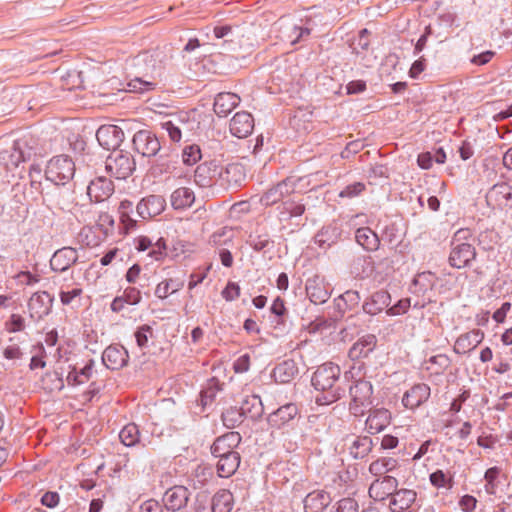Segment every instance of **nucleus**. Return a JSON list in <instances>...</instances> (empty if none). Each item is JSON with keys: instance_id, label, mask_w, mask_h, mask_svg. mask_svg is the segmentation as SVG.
Returning a JSON list of instances; mask_svg holds the SVG:
<instances>
[{"instance_id": "39", "label": "nucleus", "mask_w": 512, "mask_h": 512, "mask_svg": "<svg viewBox=\"0 0 512 512\" xmlns=\"http://www.w3.org/2000/svg\"><path fill=\"white\" fill-rule=\"evenodd\" d=\"M170 201L174 209H185L194 203L195 195L190 188L180 187L171 194Z\"/></svg>"}, {"instance_id": "38", "label": "nucleus", "mask_w": 512, "mask_h": 512, "mask_svg": "<svg viewBox=\"0 0 512 512\" xmlns=\"http://www.w3.org/2000/svg\"><path fill=\"white\" fill-rule=\"evenodd\" d=\"M355 240L367 251H376L380 244L377 234L369 227L358 228L355 232Z\"/></svg>"}, {"instance_id": "26", "label": "nucleus", "mask_w": 512, "mask_h": 512, "mask_svg": "<svg viewBox=\"0 0 512 512\" xmlns=\"http://www.w3.org/2000/svg\"><path fill=\"white\" fill-rule=\"evenodd\" d=\"M351 47L364 66H372L373 59L371 57L372 52L370 51L369 32L367 29H362L359 32L357 39L352 42Z\"/></svg>"}, {"instance_id": "45", "label": "nucleus", "mask_w": 512, "mask_h": 512, "mask_svg": "<svg viewBox=\"0 0 512 512\" xmlns=\"http://www.w3.org/2000/svg\"><path fill=\"white\" fill-rule=\"evenodd\" d=\"M398 466V461L394 458H379L373 461L369 466V472L374 476H382L388 472L395 470Z\"/></svg>"}, {"instance_id": "61", "label": "nucleus", "mask_w": 512, "mask_h": 512, "mask_svg": "<svg viewBox=\"0 0 512 512\" xmlns=\"http://www.w3.org/2000/svg\"><path fill=\"white\" fill-rule=\"evenodd\" d=\"M250 356L248 354L241 355L234 363L236 373H244L249 370Z\"/></svg>"}, {"instance_id": "3", "label": "nucleus", "mask_w": 512, "mask_h": 512, "mask_svg": "<svg viewBox=\"0 0 512 512\" xmlns=\"http://www.w3.org/2000/svg\"><path fill=\"white\" fill-rule=\"evenodd\" d=\"M36 154V140L31 135H24L13 142L10 149L0 152V162L7 169L18 167L21 162L30 160Z\"/></svg>"}, {"instance_id": "64", "label": "nucleus", "mask_w": 512, "mask_h": 512, "mask_svg": "<svg viewBox=\"0 0 512 512\" xmlns=\"http://www.w3.org/2000/svg\"><path fill=\"white\" fill-rule=\"evenodd\" d=\"M222 295L227 301H232L240 295V288L235 283H229L223 290Z\"/></svg>"}, {"instance_id": "19", "label": "nucleus", "mask_w": 512, "mask_h": 512, "mask_svg": "<svg viewBox=\"0 0 512 512\" xmlns=\"http://www.w3.org/2000/svg\"><path fill=\"white\" fill-rule=\"evenodd\" d=\"M229 129L233 136L246 138L254 129V118L246 111L237 112L230 120Z\"/></svg>"}, {"instance_id": "6", "label": "nucleus", "mask_w": 512, "mask_h": 512, "mask_svg": "<svg viewBox=\"0 0 512 512\" xmlns=\"http://www.w3.org/2000/svg\"><path fill=\"white\" fill-rule=\"evenodd\" d=\"M135 167L136 163L132 155L122 150L112 152L105 162L107 172L119 180L129 177Z\"/></svg>"}, {"instance_id": "50", "label": "nucleus", "mask_w": 512, "mask_h": 512, "mask_svg": "<svg viewBox=\"0 0 512 512\" xmlns=\"http://www.w3.org/2000/svg\"><path fill=\"white\" fill-rule=\"evenodd\" d=\"M436 277L433 273L427 271L417 274L413 280V284L419 287V292L425 293L428 290H432L435 285Z\"/></svg>"}, {"instance_id": "37", "label": "nucleus", "mask_w": 512, "mask_h": 512, "mask_svg": "<svg viewBox=\"0 0 512 512\" xmlns=\"http://www.w3.org/2000/svg\"><path fill=\"white\" fill-rule=\"evenodd\" d=\"M306 292L311 302L323 304L330 298V292L319 279H309L306 282Z\"/></svg>"}, {"instance_id": "42", "label": "nucleus", "mask_w": 512, "mask_h": 512, "mask_svg": "<svg viewBox=\"0 0 512 512\" xmlns=\"http://www.w3.org/2000/svg\"><path fill=\"white\" fill-rule=\"evenodd\" d=\"M244 417L257 420L262 416L263 405L261 398L257 395L247 397L240 407Z\"/></svg>"}, {"instance_id": "11", "label": "nucleus", "mask_w": 512, "mask_h": 512, "mask_svg": "<svg viewBox=\"0 0 512 512\" xmlns=\"http://www.w3.org/2000/svg\"><path fill=\"white\" fill-rule=\"evenodd\" d=\"M132 142L134 150L144 157L155 156L161 149L159 139L149 130L136 132Z\"/></svg>"}, {"instance_id": "27", "label": "nucleus", "mask_w": 512, "mask_h": 512, "mask_svg": "<svg viewBox=\"0 0 512 512\" xmlns=\"http://www.w3.org/2000/svg\"><path fill=\"white\" fill-rule=\"evenodd\" d=\"M430 387L425 383H419L405 392L402 403L408 409H415L428 400Z\"/></svg>"}, {"instance_id": "35", "label": "nucleus", "mask_w": 512, "mask_h": 512, "mask_svg": "<svg viewBox=\"0 0 512 512\" xmlns=\"http://www.w3.org/2000/svg\"><path fill=\"white\" fill-rule=\"evenodd\" d=\"M377 339L372 334H367L361 337L349 350V357L352 360H357L362 357H367L376 346Z\"/></svg>"}, {"instance_id": "53", "label": "nucleus", "mask_w": 512, "mask_h": 512, "mask_svg": "<svg viewBox=\"0 0 512 512\" xmlns=\"http://www.w3.org/2000/svg\"><path fill=\"white\" fill-rule=\"evenodd\" d=\"M358 503L352 498H343L333 507L331 512H358Z\"/></svg>"}, {"instance_id": "52", "label": "nucleus", "mask_w": 512, "mask_h": 512, "mask_svg": "<svg viewBox=\"0 0 512 512\" xmlns=\"http://www.w3.org/2000/svg\"><path fill=\"white\" fill-rule=\"evenodd\" d=\"M183 162L187 165H194L201 159V151L199 146L190 145L186 146L182 152Z\"/></svg>"}, {"instance_id": "4", "label": "nucleus", "mask_w": 512, "mask_h": 512, "mask_svg": "<svg viewBox=\"0 0 512 512\" xmlns=\"http://www.w3.org/2000/svg\"><path fill=\"white\" fill-rule=\"evenodd\" d=\"M470 235L469 230H458L451 241L449 264L457 269L465 268L471 264L476 257V249L473 244L464 242Z\"/></svg>"}, {"instance_id": "22", "label": "nucleus", "mask_w": 512, "mask_h": 512, "mask_svg": "<svg viewBox=\"0 0 512 512\" xmlns=\"http://www.w3.org/2000/svg\"><path fill=\"white\" fill-rule=\"evenodd\" d=\"M165 199L159 195H150L143 198L136 206V211L142 219L155 217L163 212Z\"/></svg>"}, {"instance_id": "63", "label": "nucleus", "mask_w": 512, "mask_h": 512, "mask_svg": "<svg viewBox=\"0 0 512 512\" xmlns=\"http://www.w3.org/2000/svg\"><path fill=\"white\" fill-rule=\"evenodd\" d=\"M140 512H163V507L158 501L149 499L141 504Z\"/></svg>"}, {"instance_id": "23", "label": "nucleus", "mask_w": 512, "mask_h": 512, "mask_svg": "<svg viewBox=\"0 0 512 512\" xmlns=\"http://www.w3.org/2000/svg\"><path fill=\"white\" fill-rule=\"evenodd\" d=\"M298 413L299 409L296 404L287 403L273 411L268 416L267 421L270 427L280 429L294 420Z\"/></svg>"}, {"instance_id": "15", "label": "nucleus", "mask_w": 512, "mask_h": 512, "mask_svg": "<svg viewBox=\"0 0 512 512\" xmlns=\"http://www.w3.org/2000/svg\"><path fill=\"white\" fill-rule=\"evenodd\" d=\"M189 497L190 492L185 486L176 485L165 492L163 503L168 511L176 512L186 507Z\"/></svg>"}, {"instance_id": "17", "label": "nucleus", "mask_w": 512, "mask_h": 512, "mask_svg": "<svg viewBox=\"0 0 512 512\" xmlns=\"http://www.w3.org/2000/svg\"><path fill=\"white\" fill-rule=\"evenodd\" d=\"M398 486V481L393 476L377 478L369 487V496L375 501H382L392 496Z\"/></svg>"}, {"instance_id": "8", "label": "nucleus", "mask_w": 512, "mask_h": 512, "mask_svg": "<svg viewBox=\"0 0 512 512\" xmlns=\"http://www.w3.org/2000/svg\"><path fill=\"white\" fill-rule=\"evenodd\" d=\"M372 393V385L366 380L360 379L350 387L351 402L349 409L353 415H364L365 409L372 404Z\"/></svg>"}, {"instance_id": "16", "label": "nucleus", "mask_w": 512, "mask_h": 512, "mask_svg": "<svg viewBox=\"0 0 512 512\" xmlns=\"http://www.w3.org/2000/svg\"><path fill=\"white\" fill-rule=\"evenodd\" d=\"M78 261L77 249L62 247L54 252L50 259V267L55 272H65Z\"/></svg>"}, {"instance_id": "29", "label": "nucleus", "mask_w": 512, "mask_h": 512, "mask_svg": "<svg viewBox=\"0 0 512 512\" xmlns=\"http://www.w3.org/2000/svg\"><path fill=\"white\" fill-rule=\"evenodd\" d=\"M330 494L324 490H314L306 495L303 500L305 512H322L331 503Z\"/></svg>"}, {"instance_id": "10", "label": "nucleus", "mask_w": 512, "mask_h": 512, "mask_svg": "<svg viewBox=\"0 0 512 512\" xmlns=\"http://www.w3.org/2000/svg\"><path fill=\"white\" fill-rule=\"evenodd\" d=\"M296 189V181L292 178H286L276 185L267 189L260 197V203L266 207L275 205L284 198L291 195Z\"/></svg>"}, {"instance_id": "58", "label": "nucleus", "mask_w": 512, "mask_h": 512, "mask_svg": "<svg viewBox=\"0 0 512 512\" xmlns=\"http://www.w3.org/2000/svg\"><path fill=\"white\" fill-rule=\"evenodd\" d=\"M82 294L81 288H73L70 291H65L63 287L60 290V300L63 305H69L74 298Z\"/></svg>"}, {"instance_id": "13", "label": "nucleus", "mask_w": 512, "mask_h": 512, "mask_svg": "<svg viewBox=\"0 0 512 512\" xmlns=\"http://www.w3.org/2000/svg\"><path fill=\"white\" fill-rule=\"evenodd\" d=\"M53 297L45 291L34 293L28 302L30 316L34 320H40L51 311Z\"/></svg>"}, {"instance_id": "30", "label": "nucleus", "mask_w": 512, "mask_h": 512, "mask_svg": "<svg viewBox=\"0 0 512 512\" xmlns=\"http://www.w3.org/2000/svg\"><path fill=\"white\" fill-rule=\"evenodd\" d=\"M341 237V229L336 223H330L324 227L314 237V242L319 248L326 250L336 244Z\"/></svg>"}, {"instance_id": "1", "label": "nucleus", "mask_w": 512, "mask_h": 512, "mask_svg": "<svg viewBox=\"0 0 512 512\" xmlns=\"http://www.w3.org/2000/svg\"><path fill=\"white\" fill-rule=\"evenodd\" d=\"M170 60L171 55L159 49L138 54L133 60L137 75L128 82L129 91L145 93L156 89L166 79Z\"/></svg>"}, {"instance_id": "54", "label": "nucleus", "mask_w": 512, "mask_h": 512, "mask_svg": "<svg viewBox=\"0 0 512 512\" xmlns=\"http://www.w3.org/2000/svg\"><path fill=\"white\" fill-rule=\"evenodd\" d=\"M152 336V328L148 325H142L135 332L136 342L139 348L148 346L149 338Z\"/></svg>"}, {"instance_id": "56", "label": "nucleus", "mask_w": 512, "mask_h": 512, "mask_svg": "<svg viewBox=\"0 0 512 512\" xmlns=\"http://www.w3.org/2000/svg\"><path fill=\"white\" fill-rule=\"evenodd\" d=\"M10 343L4 348L3 355L6 359L16 360L22 357V351L18 344L13 342V339L9 340Z\"/></svg>"}, {"instance_id": "7", "label": "nucleus", "mask_w": 512, "mask_h": 512, "mask_svg": "<svg viewBox=\"0 0 512 512\" xmlns=\"http://www.w3.org/2000/svg\"><path fill=\"white\" fill-rule=\"evenodd\" d=\"M276 26L279 32L278 38L290 45L306 41L311 33L310 27L298 24L290 18H281Z\"/></svg>"}, {"instance_id": "49", "label": "nucleus", "mask_w": 512, "mask_h": 512, "mask_svg": "<svg viewBox=\"0 0 512 512\" xmlns=\"http://www.w3.org/2000/svg\"><path fill=\"white\" fill-rule=\"evenodd\" d=\"M221 390V384L215 378L211 379L202 391H201V405L206 407L210 405L217 395V393Z\"/></svg>"}, {"instance_id": "34", "label": "nucleus", "mask_w": 512, "mask_h": 512, "mask_svg": "<svg viewBox=\"0 0 512 512\" xmlns=\"http://www.w3.org/2000/svg\"><path fill=\"white\" fill-rule=\"evenodd\" d=\"M416 492L410 489L395 490L390 500V508L393 512H403L416 500Z\"/></svg>"}, {"instance_id": "32", "label": "nucleus", "mask_w": 512, "mask_h": 512, "mask_svg": "<svg viewBox=\"0 0 512 512\" xmlns=\"http://www.w3.org/2000/svg\"><path fill=\"white\" fill-rule=\"evenodd\" d=\"M240 97L231 92H221L216 95L214 100V112L219 117H226L234 108L238 106Z\"/></svg>"}, {"instance_id": "21", "label": "nucleus", "mask_w": 512, "mask_h": 512, "mask_svg": "<svg viewBox=\"0 0 512 512\" xmlns=\"http://www.w3.org/2000/svg\"><path fill=\"white\" fill-rule=\"evenodd\" d=\"M241 435L238 432L231 431L218 437L211 446V452L214 456H224L230 453H238L234 449L241 442Z\"/></svg>"}, {"instance_id": "18", "label": "nucleus", "mask_w": 512, "mask_h": 512, "mask_svg": "<svg viewBox=\"0 0 512 512\" xmlns=\"http://www.w3.org/2000/svg\"><path fill=\"white\" fill-rule=\"evenodd\" d=\"M219 186L222 188L238 187L245 179L243 167L232 163L226 167L219 165Z\"/></svg>"}, {"instance_id": "43", "label": "nucleus", "mask_w": 512, "mask_h": 512, "mask_svg": "<svg viewBox=\"0 0 512 512\" xmlns=\"http://www.w3.org/2000/svg\"><path fill=\"white\" fill-rule=\"evenodd\" d=\"M184 286V280L180 278H169L160 282L156 289L155 295L159 299H165L169 295L179 291Z\"/></svg>"}, {"instance_id": "2", "label": "nucleus", "mask_w": 512, "mask_h": 512, "mask_svg": "<svg viewBox=\"0 0 512 512\" xmlns=\"http://www.w3.org/2000/svg\"><path fill=\"white\" fill-rule=\"evenodd\" d=\"M341 369L337 364L326 362L314 372L311 383L320 392L315 401L318 405H329L345 395V388L338 384Z\"/></svg>"}, {"instance_id": "24", "label": "nucleus", "mask_w": 512, "mask_h": 512, "mask_svg": "<svg viewBox=\"0 0 512 512\" xmlns=\"http://www.w3.org/2000/svg\"><path fill=\"white\" fill-rule=\"evenodd\" d=\"M391 421V413L385 408H370L366 419V430L370 434H377L383 431Z\"/></svg>"}, {"instance_id": "55", "label": "nucleus", "mask_w": 512, "mask_h": 512, "mask_svg": "<svg viewBox=\"0 0 512 512\" xmlns=\"http://www.w3.org/2000/svg\"><path fill=\"white\" fill-rule=\"evenodd\" d=\"M365 189V185L361 182H355L346 186L340 193V197L353 198L358 196Z\"/></svg>"}, {"instance_id": "48", "label": "nucleus", "mask_w": 512, "mask_h": 512, "mask_svg": "<svg viewBox=\"0 0 512 512\" xmlns=\"http://www.w3.org/2000/svg\"><path fill=\"white\" fill-rule=\"evenodd\" d=\"M244 416L241 409L230 407L222 413V422L227 428H235L243 422Z\"/></svg>"}, {"instance_id": "25", "label": "nucleus", "mask_w": 512, "mask_h": 512, "mask_svg": "<svg viewBox=\"0 0 512 512\" xmlns=\"http://www.w3.org/2000/svg\"><path fill=\"white\" fill-rule=\"evenodd\" d=\"M114 192V185L111 180L105 177H98L90 182L87 187V194L91 201L102 202L108 199Z\"/></svg>"}, {"instance_id": "5", "label": "nucleus", "mask_w": 512, "mask_h": 512, "mask_svg": "<svg viewBox=\"0 0 512 512\" xmlns=\"http://www.w3.org/2000/svg\"><path fill=\"white\" fill-rule=\"evenodd\" d=\"M75 174V163L67 155H58L49 160L45 170L46 179L56 185H65Z\"/></svg>"}, {"instance_id": "60", "label": "nucleus", "mask_w": 512, "mask_h": 512, "mask_svg": "<svg viewBox=\"0 0 512 512\" xmlns=\"http://www.w3.org/2000/svg\"><path fill=\"white\" fill-rule=\"evenodd\" d=\"M447 481L446 474L442 470H436L430 474V482L437 488L445 487L447 485Z\"/></svg>"}, {"instance_id": "36", "label": "nucleus", "mask_w": 512, "mask_h": 512, "mask_svg": "<svg viewBox=\"0 0 512 512\" xmlns=\"http://www.w3.org/2000/svg\"><path fill=\"white\" fill-rule=\"evenodd\" d=\"M219 458L217 462V473L222 478H228L232 476L238 469L240 464V454L230 453L224 456H215Z\"/></svg>"}, {"instance_id": "41", "label": "nucleus", "mask_w": 512, "mask_h": 512, "mask_svg": "<svg viewBox=\"0 0 512 512\" xmlns=\"http://www.w3.org/2000/svg\"><path fill=\"white\" fill-rule=\"evenodd\" d=\"M234 507L233 494L226 489H221L212 498L213 512H231Z\"/></svg>"}, {"instance_id": "62", "label": "nucleus", "mask_w": 512, "mask_h": 512, "mask_svg": "<svg viewBox=\"0 0 512 512\" xmlns=\"http://www.w3.org/2000/svg\"><path fill=\"white\" fill-rule=\"evenodd\" d=\"M25 328V320L22 316L13 314L9 321V331L18 332Z\"/></svg>"}, {"instance_id": "51", "label": "nucleus", "mask_w": 512, "mask_h": 512, "mask_svg": "<svg viewBox=\"0 0 512 512\" xmlns=\"http://www.w3.org/2000/svg\"><path fill=\"white\" fill-rule=\"evenodd\" d=\"M181 125H184V123L180 120H167L160 123L161 129L168 133L169 138L173 142H179L182 138Z\"/></svg>"}, {"instance_id": "59", "label": "nucleus", "mask_w": 512, "mask_h": 512, "mask_svg": "<svg viewBox=\"0 0 512 512\" xmlns=\"http://www.w3.org/2000/svg\"><path fill=\"white\" fill-rule=\"evenodd\" d=\"M59 500L60 496L57 492L48 491L42 496L41 503L48 508H54L58 505Z\"/></svg>"}, {"instance_id": "44", "label": "nucleus", "mask_w": 512, "mask_h": 512, "mask_svg": "<svg viewBox=\"0 0 512 512\" xmlns=\"http://www.w3.org/2000/svg\"><path fill=\"white\" fill-rule=\"evenodd\" d=\"M279 219L281 221L290 220L293 217H299L305 212V205L294 201H284L278 207Z\"/></svg>"}, {"instance_id": "47", "label": "nucleus", "mask_w": 512, "mask_h": 512, "mask_svg": "<svg viewBox=\"0 0 512 512\" xmlns=\"http://www.w3.org/2000/svg\"><path fill=\"white\" fill-rule=\"evenodd\" d=\"M235 232L230 227H222L216 230L211 236L209 243L213 246H224L232 242Z\"/></svg>"}, {"instance_id": "14", "label": "nucleus", "mask_w": 512, "mask_h": 512, "mask_svg": "<svg viewBox=\"0 0 512 512\" xmlns=\"http://www.w3.org/2000/svg\"><path fill=\"white\" fill-rule=\"evenodd\" d=\"M219 164L215 161L198 165L194 172V181L199 187L219 185Z\"/></svg>"}, {"instance_id": "9", "label": "nucleus", "mask_w": 512, "mask_h": 512, "mask_svg": "<svg viewBox=\"0 0 512 512\" xmlns=\"http://www.w3.org/2000/svg\"><path fill=\"white\" fill-rule=\"evenodd\" d=\"M485 198L487 205L492 209H511L512 186L506 182L496 183L489 188Z\"/></svg>"}, {"instance_id": "40", "label": "nucleus", "mask_w": 512, "mask_h": 512, "mask_svg": "<svg viewBox=\"0 0 512 512\" xmlns=\"http://www.w3.org/2000/svg\"><path fill=\"white\" fill-rule=\"evenodd\" d=\"M373 448V441L369 436L355 437L350 446L349 451L354 459H363Z\"/></svg>"}, {"instance_id": "28", "label": "nucleus", "mask_w": 512, "mask_h": 512, "mask_svg": "<svg viewBox=\"0 0 512 512\" xmlns=\"http://www.w3.org/2000/svg\"><path fill=\"white\" fill-rule=\"evenodd\" d=\"M484 339V333L479 329H474L460 335L455 344L454 352L457 354H466L475 349Z\"/></svg>"}, {"instance_id": "57", "label": "nucleus", "mask_w": 512, "mask_h": 512, "mask_svg": "<svg viewBox=\"0 0 512 512\" xmlns=\"http://www.w3.org/2000/svg\"><path fill=\"white\" fill-rule=\"evenodd\" d=\"M410 307V299L405 298L399 300L395 305L387 310V314L391 316L400 315L405 313Z\"/></svg>"}, {"instance_id": "20", "label": "nucleus", "mask_w": 512, "mask_h": 512, "mask_svg": "<svg viewBox=\"0 0 512 512\" xmlns=\"http://www.w3.org/2000/svg\"><path fill=\"white\" fill-rule=\"evenodd\" d=\"M128 352L121 345H110L102 354L103 364L111 370H117L124 367L128 362Z\"/></svg>"}, {"instance_id": "12", "label": "nucleus", "mask_w": 512, "mask_h": 512, "mask_svg": "<svg viewBox=\"0 0 512 512\" xmlns=\"http://www.w3.org/2000/svg\"><path fill=\"white\" fill-rule=\"evenodd\" d=\"M96 138L100 146L114 152L123 142L124 132L116 125H103L97 130Z\"/></svg>"}, {"instance_id": "31", "label": "nucleus", "mask_w": 512, "mask_h": 512, "mask_svg": "<svg viewBox=\"0 0 512 512\" xmlns=\"http://www.w3.org/2000/svg\"><path fill=\"white\" fill-rule=\"evenodd\" d=\"M391 303V296L387 291L380 290L373 293L363 303V311L369 315H377Z\"/></svg>"}, {"instance_id": "46", "label": "nucleus", "mask_w": 512, "mask_h": 512, "mask_svg": "<svg viewBox=\"0 0 512 512\" xmlns=\"http://www.w3.org/2000/svg\"><path fill=\"white\" fill-rule=\"evenodd\" d=\"M119 438L121 442L127 447H131L140 443L141 434L138 426L134 423L127 424L121 429Z\"/></svg>"}, {"instance_id": "33", "label": "nucleus", "mask_w": 512, "mask_h": 512, "mask_svg": "<svg viewBox=\"0 0 512 512\" xmlns=\"http://www.w3.org/2000/svg\"><path fill=\"white\" fill-rule=\"evenodd\" d=\"M298 372L297 363L292 359H287L274 367L272 376L276 382L284 384L291 382Z\"/></svg>"}]
</instances>
